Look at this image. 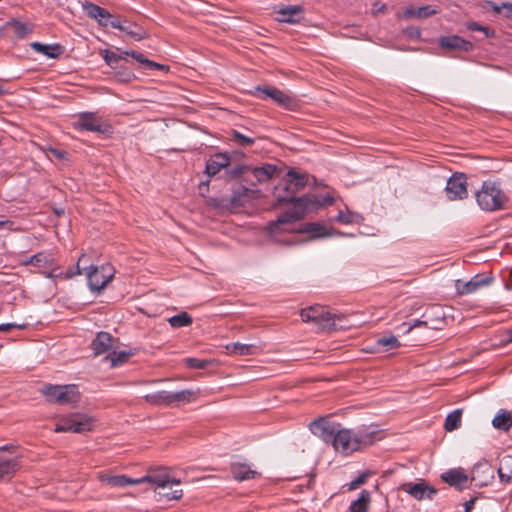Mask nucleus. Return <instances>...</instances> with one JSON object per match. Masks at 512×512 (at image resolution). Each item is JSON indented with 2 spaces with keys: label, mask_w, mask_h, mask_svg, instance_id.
I'll return each instance as SVG.
<instances>
[{
  "label": "nucleus",
  "mask_w": 512,
  "mask_h": 512,
  "mask_svg": "<svg viewBox=\"0 0 512 512\" xmlns=\"http://www.w3.org/2000/svg\"><path fill=\"white\" fill-rule=\"evenodd\" d=\"M307 175L290 169L283 178V183L274 189V196L280 204L292 203L293 209L278 216L276 220L267 224L268 234L275 240L283 231H291L287 225L301 220L307 213L317 211L321 204L316 196L304 195L296 197V194L306 186Z\"/></svg>",
  "instance_id": "f257e3e1"
},
{
  "label": "nucleus",
  "mask_w": 512,
  "mask_h": 512,
  "mask_svg": "<svg viewBox=\"0 0 512 512\" xmlns=\"http://www.w3.org/2000/svg\"><path fill=\"white\" fill-rule=\"evenodd\" d=\"M310 431L325 443H331L334 450L344 456L373 445L379 439L376 425L361 426L357 429L341 428L325 418H318L309 424Z\"/></svg>",
  "instance_id": "f03ea898"
},
{
  "label": "nucleus",
  "mask_w": 512,
  "mask_h": 512,
  "mask_svg": "<svg viewBox=\"0 0 512 512\" xmlns=\"http://www.w3.org/2000/svg\"><path fill=\"white\" fill-rule=\"evenodd\" d=\"M475 198L480 209L486 212L504 210L509 201L500 183L491 180L482 183L481 188L475 193Z\"/></svg>",
  "instance_id": "7ed1b4c3"
},
{
  "label": "nucleus",
  "mask_w": 512,
  "mask_h": 512,
  "mask_svg": "<svg viewBox=\"0 0 512 512\" xmlns=\"http://www.w3.org/2000/svg\"><path fill=\"white\" fill-rule=\"evenodd\" d=\"M231 163V157L226 152H218L212 155L207 161L204 173L209 177H213L218 174L222 169H225L226 178L231 180L238 178L247 172L250 168L246 165H237L233 168H229Z\"/></svg>",
  "instance_id": "20e7f679"
},
{
  "label": "nucleus",
  "mask_w": 512,
  "mask_h": 512,
  "mask_svg": "<svg viewBox=\"0 0 512 512\" xmlns=\"http://www.w3.org/2000/svg\"><path fill=\"white\" fill-rule=\"evenodd\" d=\"M100 54L103 57L106 64L110 66L112 69H118L119 65L121 64L120 62L122 60H127L128 56L132 57L139 64H141L144 70L151 71L167 69L165 65L149 60L145 57L144 54L135 50L124 51L121 54H117L109 49H104L100 51Z\"/></svg>",
  "instance_id": "39448f33"
},
{
  "label": "nucleus",
  "mask_w": 512,
  "mask_h": 512,
  "mask_svg": "<svg viewBox=\"0 0 512 512\" xmlns=\"http://www.w3.org/2000/svg\"><path fill=\"white\" fill-rule=\"evenodd\" d=\"M42 394L50 403L75 405L80 401V392L76 385H45Z\"/></svg>",
  "instance_id": "423d86ee"
},
{
  "label": "nucleus",
  "mask_w": 512,
  "mask_h": 512,
  "mask_svg": "<svg viewBox=\"0 0 512 512\" xmlns=\"http://www.w3.org/2000/svg\"><path fill=\"white\" fill-rule=\"evenodd\" d=\"M86 273L88 286L92 292H100L113 278L112 267L110 266H89L83 267Z\"/></svg>",
  "instance_id": "0eeeda50"
},
{
  "label": "nucleus",
  "mask_w": 512,
  "mask_h": 512,
  "mask_svg": "<svg viewBox=\"0 0 512 512\" xmlns=\"http://www.w3.org/2000/svg\"><path fill=\"white\" fill-rule=\"evenodd\" d=\"M93 419L84 414L64 417L55 427V432L85 433L92 430Z\"/></svg>",
  "instance_id": "6e6552de"
},
{
  "label": "nucleus",
  "mask_w": 512,
  "mask_h": 512,
  "mask_svg": "<svg viewBox=\"0 0 512 512\" xmlns=\"http://www.w3.org/2000/svg\"><path fill=\"white\" fill-rule=\"evenodd\" d=\"M254 95L263 100L270 98L285 109L292 110L296 106V100L294 97L286 94L276 87L257 86L255 87Z\"/></svg>",
  "instance_id": "1a4fd4ad"
},
{
  "label": "nucleus",
  "mask_w": 512,
  "mask_h": 512,
  "mask_svg": "<svg viewBox=\"0 0 512 512\" xmlns=\"http://www.w3.org/2000/svg\"><path fill=\"white\" fill-rule=\"evenodd\" d=\"M75 127L80 130L91 131L94 133L108 135L112 133V126L101 121L94 113L84 112L79 115Z\"/></svg>",
  "instance_id": "9d476101"
},
{
  "label": "nucleus",
  "mask_w": 512,
  "mask_h": 512,
  "mask_svg": "<svg viewBox=\"0 0 512 512\" xmlns=\"http://www.w3.org/2000/svg\"><path fill=\"white\" fill-rule=\"evenodd\" d=\"M138 479L141 480V484L149 482L156 485V488L162 489L171 488L173 485H180L181 483L180 479L171 478L165 467L150 469L145 476Z\"/></svg>",
  "instance_id": "9b49d317"
},
{
  "label": "nucleus",
  "mask_w": 512,
  "mask_h": 512,
  "mask_svg": "<svg viewBox=\"0 0 512 512\" xmlns=\"http://www.w3.org/2000/svg\"><path fill=\"white\" fill-rule=\"evenodd\" d=\"M446 195L451 201L463 200L468 196L467 178L463 173H454L447 181Z\"/></svg>",
  "instance_id": "f8f14e48"
},
{
  "label": "nucleus",
  "mask_w": 512,
  "mask_h": 512,
  "mask_svg": "<svg viewBox=\"0 0 512 512\" xmlns=\"http://www.w3.org/2000/svg\"><path fill=\"white\" fill-rule=\"evenodd\" d=\"M400 489L418 501L432 500L437 494V489L429 485L426 481L420 480L418 483L406 482L400 486Z\"/></svg>",
  "instance_id": "ddd939ff"
},
{
  "label": "nucleus",
  "mask_w": 512,
  "mask_h": 512,
  "mask_svg": "<svg viewBox=\"0 0 512 512\" xmlns=\"http://www.w3.org/2000/svg\"><path fill=\"white\" fill-rule=\"evenodd\" d=\"M493 281V277L485 274H477L469 281L463 282L456 280L455 288L460 295H467L476 292L480 288L489 285Z\"/></svg>",
  "instance_id": "4468645a"
},
{
  "label": "nucleus",
  "mask_w": 512,
  "mask_h": 512,
  "mask_svg": "<svg viewBox=\"0 0 512 512\" xmlns=\"http://www.w3.org/2000/svg\"><path fill=\"white\" fill-rule=\"evenodd\" d=\"M110 26L112 28L118 29L124 33H126L128 36L133 38L136 41H140L143 39H146L148 37V33L146 30L140 26L139 24L135 22H131L124 19H113L110 21Z\"/></svg>",
  "instance_id": "2eb2a0df"
},
{
  "label": "nucleus",
  "mask_w": 512,
  "mask_h": 512,
  "mask_svg": "<svg viewBox=\"0 0 512 512\" xmlns=\"http://www.w3.org/2000/svg\"><path fill=\"white\" fill-rule=\"evenodd\" d=\"M275 20L280 23L299 24L304 18V9L300 5H287L275 9Z\"/></svg>",
  "instance_id": "dca6fc26"
},
{
  "label": "nucleus",
  "mask_w": 512,
  "mask_h": 512,
  "mask_svg": "<svg viewBox=\"0 0 512 512\" xmlns=\"http://www.w3.org/2000/svg\"><path fill=\"white\" fill-rule=\"evenodd\" d=\"M115 339L110 333L101 331L98 332L96 337L91 342V349L94 356H99L109 352L114 347Z\"/></svg>",
  "instance_id": "f3484780"
},
{
  "label": "nucleus",
  "mask_w": 512,
  "mask_h": 512,
  "mask_svg": "<svg viewBox=\"0 0 512 512\" xmlns=\"http://www.w3.org/2000/svg\"><path fill=\"white\" fill-rule=\"evenodd\" d=\"M439 46L448 50H459L469 52L473 49V44L458 35L442 36L439 38Z\"/></svg>",
  "instance_id": "a211bd4d"
},
{
  "label": "nucleus",
  "mask_w": 512,
  "mask_h": 512,
  "mask_svg": "<svg viewBox=\"0 0 512 512\" xmlns=\"http://www.w3.org/2000/svg\"><path fill=\"white\" fill-rule=\"evenodd\" d=\"M99 480L102 484L112 488H120L126 487L128 485L141 484V480H139L138 478H131L126 475H110L101 473L99 475Z\"/></svg>",
  "instance_id": "6ab92c4d"
},
{
  "label": "nucleus",
  "mask_w": 512,
  "mask_h": 512,
  "mask_svg": "<svg viewBox=\"0 0 512 512\" xmlns=\"http://www.w3.org/2000/svg\"><path fill=\"white\" fill-rule=\"evenodd\" d=\"M258 191L251 190L244 185L238 184L233 186L232 195L230 197V204L232 207H242L244 206L252 196Z\"/></svg>",
  "instance_id": "aec40b11"
},
{
  "label": "nucleus",
  "mask_w": 512,
  "mask_h": 512,
  "mask_svg": "<svg viewBox=\"0 0 512 512\" xmlns=\"http://www.w3.org/2000/svg\"><path fill=\"white\" fill-rule=\"evenodd\" d=\"M321 318L316 322V325L319 326L322 330L335 331L339 328H343V326H339L336 324V320H342L344 318L343 314H335L326 310L324 307L321 312Z\"/></svg>",
  "instance_id": "412c9836"
},
{
  "label": "nucleus",
  "mask_w": 512,
  "mask_h": 512,
  "mask_svg": "<svg viewBox=\"0 0 512 512\" xmlns=\"http://www.w3.org/2000/svg\"><path fill=\"white\" fill-rule=\"evenodd\" d=\"M441 479L448 485L461 490L463 489V485L467 482L468 476L461 469H450L442 473Z\"/></svg>",
  "instance_id": "4be33fe9"
},
{
  "label": "nucleus",
  "mask_w": 512,
  "mask_h": 512,
  "mask_svg": "<svg viewBox=\"0 0 512 512\" xmlns=\"http://www.w3.org/2000/svg\"><path fill=\"white\" fill-rule=\"evenodd\" d=\"M31 47L36 52L41 53L47 56L48 58L52 59L58 58L64 52V47L58 43L43 44L40 42H33L31 43Z\"/></svg>",
  "instance_id": "5701e85b"
},
{
  "label": "nucleus",
  "mask_w": 512,
  "mask_h": 512,
  "mask_svg": "<svg viewBox=\"0 0 512 512\" xmlns=\"http://www.w3.org/2000/svg\"><path fill=\"white\" fill-rule=\"evenodd\" d=\"M297 232L311 234V238H323L331 235L329 230L319 222L304 223Z\"/></svg>",
  "instance_id": "b1692460"
},
{
  "label": "nucleus",
  "mask_w": 512,
  "mask_h": 512,
  "mask_svg": "<svg viewBox=\"0 0 512 512\" xmlns=\"http://www.w3.org/2000/svg\"><path fill=\"white\" fill-rule=\"evenodd\" d=\"M277 172H280V170L273 164H265L261 167L253 168L252 174L256 182H252V185L270 180Z\"/></svg>",
  "instance_id": "393cba45"
},
{
  "label": "nucleus",
  "mask_w": 512,
  "mask_h": 512,
  "mask_svg": "<svg viewBox=\"0 0 512 512\" xmlns=\"http://www.w3.org/2000/svg\"><path fill=\"white\" fill-rule=\"evenodd\" d=\"M231 473L237 481L254 479L260 475L257 471L251 470L247 464L242 463H233Z\"/></svg>",
  "instance_id": "a878e982"
},
{
  "label": "nucleus",
  "mask_w": 512,
  "mask_h": 512,
  "mask_svg": "<svg viewBox=\"0 0 512 512\" xmlns=\"http://www.w3.org/2000/svg\"><path fill=\"white\" fill-rule=\"evenodd\" d=\"M197 398V392L186 389L178 392H170L169 406H179L181 403H190Z\"/></svg>",
  "instance_id": "bb28decb"
},
{
  "label": "nucleus",
  "mask_w": 512,
  "mask_h": 512,
  "mask_svg": "<svg viewBox=\"0 0 512 512\" xmlns=\"http://www.w3.org/2000/svg\"><path fill=\"white\" fill-rule=\"evenodd\" d=\"M494 428L507 432L512 427V413L501 409L492 420Z\"/></svg>",
  "instance_id": "cd10ccee"
},
{
  "label": "nucleus",
  "mask_w": 512,
  "mask_h": 512,
  "mask_svg": "<svg viewBox=\"0 0 512 512\" xmlns=\"http://www.w3.org/2000/svg\"><path fill=\"white\" fill-rule=\"evenodd\" d=\"M82 7H83V10L85 11V13L87 14V16L96 21H98L100 18L111 17V14L108 10H106L105 8H102L99 5L94 4L92 2L85 1L82 4Z\"/></svg>",
  "instance_id": "c85d7f7f"
},
{
  "label": "nucleus",
  "mask_w": 512,
  "mask_h": 512,
  "mask_svg": "<svg viewBox=\"0 0 512 512\" xmlns=\"http://www.w3.org/2000/svg\"><path fill=\"white\" fill-rule=\"evenodd\" d=\"M19 467L20 465L17 459L0 458V481L10 479Z\"/></svg>",
  "instance_id": "c756f323"
},
{
  "label": "nucleus",
  "mask_w": 512,
  "mask_h": 512,
  "mask_svg": "<svg viewBox=\"0 0 512 512\" xmlns=\"http://www.w3.org/2000/svg\"><path fill=\"white\" fill-rule=\"evenodd\" d=\"M227 349L230 353L239 356L255 355L259 351V347L255 344H243L240 342H234L227 345Z\"/></svg>",
  "instance_id": "7c9ffc66"
},
{
  "label": "nucleus",
  "mask_w": 512,
  "mask_h": 512,
  "mask_svg": "<svg viewBox=\"0 0 512 512\" xmlns=\"http://www.w3.org/2000/svg\"><path fill=\"white\" fill-rule=\"evenodd\" d=\"M498 475L503 483H510L512 480V455H505L500 459Z\"/></svg>",
  "instance_id": "2f4dec72"
},
{
  "label": "nucleus",
  "mask_w": 512,
  "mask_h": 512,
  "mask_svg": "<svg viewBox=\"0 0 512 512\" xmlns=\"http://www.w3.org/2000/svg\"><path fill=\"white\" fill-rule=\"evenodd\" d=\"M370 500V492L362 490L359 497L351 502L349 507L350 512H368Z\"/></svg>",
  "instance_id": "473e14b6"
},
{
  "label": "nucleus",
  "mask_w": 512,
  "mask_h": 512,
  "mask_svg": "<svg viewBox=\"0 0 512 512\" xmlns=\"http://www.w3.org/2000/svg\"><path fill=\"white\" fill-rule=\"evenodd\" d=\"M463 410L462 409H456L449 413L446 416L445 422H444V429L448 432H452L454 430H457L461 426V418H462Z\"/></svg>",
  "instance_id": "72a5a7b5"
},
{
  "label": "nucleus",
  "mask_w": 512,
  "mask_h": 512,
  "mask_svg": "<svg viewBox=\"0 0 512 512\" xmlns=\"http://www.w3.org/2000/svg\"><path fill=\"white\" fill-rule=\"evenodd\" d=\"M322 309L323 307L319 305L310 306L308 308L302 309L300 316L304 322H313L316 324L319 318H321Z\"/></svg>",
  "instance_id": "f704fd0d"
},
{
  "label": "nucleus",
  "mask_w": 512,
  "mask_h": 512,
  "mask_svg": "<svg viewBox=\"0 0 512 512\" xmlns=\"http://www.w3.org/2000/svg\"><path fill=\"white\" fill-rule=\"evenodd\" d=\"M169 391H158L152 394H147L145 400L152 405H167L169 406Z\"/></svg>",
  "instance_id": "c9c22d12"
},
{
  "label": "nucleus",
  "mask_w": 512,
  "mask_h": 512,
  "mask_svg": "<svg viewBox=\"0 0 512 512\" xmlns=\"http://www.w3.org/2000/svg\"><path fill=\"white\" fill-rule=\"evenodd\" d=\"M169 324L173 328L186 327L192 324L193 319L187 312H181L168 319Z\"/></svg>",
  "instance_id": "e433bc0d"
},
{
  "label": "nucleus",
  "mask_w": 512,
  "mask_h": 512,
  "mask_svg": "<svg viewBox=\"0 0 512 512\" xmlns=\"http://www.w3.org/2000/svg\"><path fill=\"white\" fill-rule=\"evenodd\" d=\"M6 27H11L15 35L20 39L26 37L29 33L32 32L31 28L16 19H11L8 21L6 23Z\"/></svg>",
  "instance_id": "4c0bfd02"
},
{
  "label": "nucleus",
  "mask_w": 512,
  "mask_h": 512,
  "mask_svg": "<svg viewBox=\"0 0 512 512\" xmlns=\"http://www.w3.org/2000/svg\"><path fill=\"white\" fill-rule=\"evenodd\" d=\"M133 353L126 351H112L106 359L110 360L111 367H117L127 362L129 357L132 356Z\"/></svg>",
  "instance_id": "58836bf2"
},
{
  "label": "nucleus",
  "mask_w": 512,
  "mask_h": 512,
  "mask_svg": "<svg viewBox=\"0 0 512 512\" xmlns=\"http://www.w3.org/2000/svg\"><path fill=\"white\" fill-rule=\"evenodd\" d=\"M375 343L377 346L384 347L385 352L393 350V349H397L401 345L399 340L397 339V337L394 335H390L388 337H386V336L380 337V338L376 339Z\"/></svg>",
  "instance_id": "ea45409f"
},
{
  "label": "nucleus",
  "mask_w": 512,
  "mask_h": 512,
  "mask_svg": "<svg viewBox=\"0 0 512 512\" xmlns=\"http://www.w3.org/2000/svg\"><path fill=\"white\" fill-rule=\"evenodd\" d=\"M113 70L115 71L114 72L115 78L120 82L129 83V82L133 81L134 79H136V76L132 72V70H130L129 68H127L125 66H122L121 64L119 65L118 69H113Z\"/></svg>",
  "instance_id": "a19ab883"
},
{
  "label": "nucleus",
  "mask_w": 512,
  "mask_h": 512,
  "mask_svg": "<svg viewBox=\"0 0 512 512\" xmlns=\"http://www.w3.org/2000/svg\"><path fill=\"white\" fill-rule=\"evenodd\" d=\"M231 140L242 147L250 146L255 142L253 137L245 136L237 130H232Z\"/></svg>",
  "instance_id": "79ce46f5"
},
{
  "label": "nucleus",
  "mask_w": 512,
  "mask_h": 512,
  "mask_svg": "<svg viewBox=\"0 0 512 512\" xmlns=\"http://www.w3.org/2000/svg\"><path fill=\"white\" fill-rule=\"evenodd\" d=\"M183 362L188 368L191 369H206L211 364L210 360L193 357L185 358Z\"/></svg>",
  "instance_id": "37998d69"
},
{
  "label": "nucleus",
  "mask_w": 512,
  "mask_h": 512,
  "mask_svg": "<svg viewBox=\"0 0 512 512\" xmlns=\"http://www.w3.org/2000/svg\"><path fill=\"white\" fill-rule=\"evenodd\" d=\"M362 217L355 212H347L344 213L342 211H339L336 220L338 222L344 223V224H352V223H359Z\"/></svg>",
  "instance_id": "c03bdc74"
},
{
  "label": "nucleus",
  "mask_w": 512,
  "mask_h": 512,
  "mask_svg": "<svg viewBox=\"0 0 512 512\" xmlns=\"http://www.w3.org/2000/svg\"><path fill=\"white\" fill-rule=\"evenodd\" d=\"M155 492L166 500H179L183 496V491L181 489L169 491L168 488H155Z\"/></svg>",
  "instance_id": "a18cd8bd"
},
{
  "label": "nucleus",
  "mask_w": 512,
  "mask_h": 512,
  "mask_svg": "<svg viewBox=\"0 0 512 512\" xmlns=\"http://www.w3.org/2000/svg\"><path fill=\"white\" fill-rule=\"evenodd\" d=\"M47 263V257L44 253H38L31 256L29 259L23 261L24 265H35L38 267H42Z\"/></svg>",
  "instance_id": "49530a36"
},
{
  "label": "nucleus",
  "mask_w": 512,
  "mask_h": 512,
  "mask_svg": "<svg viewBox=\"0 0 512 512\" xmlns=\"http://www.w3.org/2000/svg\"><path fill=\"white\" fill-rule=\"evenodd\" d=\"M417 18H428L438 13V10L435 9L432 5L422 6L416 9Z\"/></svg>",
  "instance_id": "de8ad7c7"
},
{
  "label": "nucleus",
  "mask_w": 512,
  "mask_h": 512,
  "mask_svg": "<svg viewBox=\"0 0 512 512\" xmlns=\"http://www.w3.org/2000/svg\"><path fill=\"white\" fill-rule=\"evenodd\" d=\"M369 475L370 472H363L362 474H360L357 478L350 482L349 489L354 490L359 488L361 485L365 484Z\"/></svg>",
  "instance_id": "09e8293b"
},
{
  "label": "nucleus",
  "mask_w": 512,
  "mask_h": 512,
  "mask_svg": "<svg viewBox=\"0 0 512 512\" xmlns=\"http://www.w3.org/2000/svg\"><path fill=\"white\" fill-rule=\"evenodd\" d=\"M47 152L49 155H52L58 160H65L67 159L68 153L65 150L49 147L47 149Z\"/></svg>",
  "instance_id": "8fccbe9b"
},
{
  "label": "nucleus",
  "mask_w": 512,
  "mask_h": 512,
  "mask_svg": "<svg viewBox=\"0 0 512 512\" xmlns=\"http://www.w3.org/2000/svg\"><path fill=\"white\" fill-rule=\"evenodd\" d=\"M86 256L85 255H81L78 259V262H77V265H76V270L74 271L73 269H69L66 273V277L67 278H72L73 276L75 275H79L82 273V270L83 268H81V263L85 260Z\"/></svg>",
  "instance_id": "3c124183"
},
{
  "label": "nucleus",
  "mask_w": 512,
  "mask_h": 512,
  "mask_svg": "<svg viewBox=\"0 0 512 512\" xmlns=\"http://www.w3.org/2000/svg\"><path fill=\"white\" fill-rule=\"evenodd\" d=\"M467 28L471 31H483L486 36L489 35L490 29L488 27L482 26L477 22H470L467 24Z\"/></svg>",
  "instance_id": "603ef678"
},
{
  "label": "nucleus",
  "mask_w": 512,
  "mask_h": 512,
  "mask_svg": "<svg viewBox=\"0 0 512 512\" xmlns=\"http://www.w3.org/2000/svg\"><path fill=\"white\" fill-rule=\"evenodd\" d=\"M14 328L22 329L24 326L15 323L0 324V332H8Z\"/></svg>",
  "instance_id": "864d4df0"
},
{
  "label": "nucleus",
  "mask_w": 512,
  "mask_h": 512,
  "mask_svg": "<svg viewBox=\"0 0 512 512\" xmlns=\"http://www.w3.org/2000/svg\"><path fill=\"white\" fill-rule=\"evenodd\" d=\"M501 8L503 9V15L505 17H512V3L511 2H503L501 4Z\"/></svg>",
  "instance_id": "5fc2aeb1"
},
{
  "label": "nucleus",
  "mask_w": 512,
  "mask_h": 512,
  "mask_svg": "<svg viewBox=\"0 0 512 512\" xmlns=\"http://www.w3.org/2000/svg\"><path fill=\"white\" fill-rule=\"evenodd\" d=\"M416 9L417 8H414V7H409L407 9H405V11L403 12V17L406 19L412 18V17H417Z\"/></svg>",
  "instance_id": "6e6d98bb"
},
{
  "label": "nucleus",
  "mask_w": 512,
  "mask_h": 512,
  "mask_svg": "<svg viewBox=\"0 0 512 512\" xmlns=\"http://www.w3.org/2000/svg\"><path fill=\"white\" fill-rule=\"evenodd\" d=\"M422 326L427 327L428 321L415 320L414 323L408 327V329L406 330V333H409L413 328L422 327Z\"/></svg>",
  "instance_id": "4d7b16f0"
},
{
  "label": "nucleus",
  "mask_w": 512,
  "mask_h": 512,
  "mask_svg": "<svg viewBox=\"0 0 512 512\" xmlns=\"http://www.w3.org/2000/svg\"><path fill=\"white\" fill-rule=\"evenodd\" d=\"M477 498H471L470 500L466 501L464 503V512H471L472 509L474 508V505H475V502H476Z\"/></svg>",
  "instance_id": "13d9d810"
},
{
  "label": "nucleus",
  "mask_w": 512,
  "mask_h": 512,
  "mask_svg": "<svg viewBox=\"0 0 512 512\" xmlns=\"http://www.w3.org/2000/svg\"><path fill=\"white\" fill-rule=\"evenodd\" d=\"M316 198L319 200L321 207L331 205L334 202L333 197H331L330 195H326L323 199H320L318 197Z\"/></svg>",
  "instance_id": "bf43d9fd"
},
{
  "label": "nucleus",
  "mask_w": 512,
  "mask_h": 512,
  "mask_svg": "<svg viewBox=\"0 0 512 512\" xmlns=\"http://www.w3.org/2000/svg\"><path fill=\"white\" fill-rule=\"evenodd\" d=\"M406 34L409 35L410 37H419L420 36V30L418 28H415V27H410V28H407L406 29Z\"/></svg>",
  "instance_id": "052dcab7"
},
{
  "label": "nucleus",
  "mask_w": 512,
  "mask_h": 512,
  "mask_svg": "<svg viewBox=\"0 0 512 512\" xmlns=\"http://www.w3.org/2000/svg\"><path fill=\"white\" fill-rule=\"evenodd\" d=\"M113 19H118L117 17H114L112 14H111V17H107V18H100L97 22L99 23V25L101 26H110V21L113 20Z\"/></svg>",
  "instance_id": "680f3d73"
},
{
  "label": "nucleus",
  "mask_w": 512,
  "mask_h": 512,
  "mask_svg": "<svg viewBox=\"0 0 512 512\" xmlns=\"http://www.w3.org/2000/svg\"><path fill=\"white\" fill-rule=\"evenodd\" d=\"M17 448L14 444H7L4 446H0V452H12Z\"/></svg>",
  "instance_id": "e2e57ef3"
},
{
  "label": "nucleus",
  "mask_w": 512,
  "mask_h": 512,
  "mask_svg": "<svg viewBox=\"0 0 512 512\" xmlns=\"http://www.w3.org/2000/svg\"><path fill=\"white\" fill-rule=\"evenodd\" d=\"M488 5L491 6L492 10L498 14H503V9L501 8V5H498L494 2H488Z\"/></svg>",
  "instance_id": "0e129e2a"
},
{
  "label": "nucleus",
  "mask_w": 512,
  "mask_h": 512,
  "mask_svg": "<svg viewBox=\"0 0 512 512\" xmlns=\"http://www.w3.org/2000/svg\"><path fill=\"white\" fill-rule=\"evenodd\" d=\"M13 225V222L10 220H0V228L3 227H11Z\"/></svg>",
  "instance_id": "69168bd1"
},
{
  "label": "nucleus",
  "mask_w": 512,
  "mask_h": 512,
  "mask_svg": "<svg viewBox=\"0 0 512 512\" xmlns=\"http://www.w3.org/2000/svg\"><path fill=\"white\" fill-rule=\"evenodd\" d=\"M434 321L436 322V324L434 326H431V328L433 329H438V324L442 323L444 321L443 317L442 318H436L434 319Z\"/></svg>",
  "instance_id": "338daca9"
},
{
  "label": "nucleus",
  "mask_w": 512,
  "mask_h": 512,
  "mask_svg": "<svg viewBox=\"0 0 512 512\" xmlns=\"http://www.w3.org/2000/svg\"><path fill=\"white\" fill-rule=\"evenodd\" d=\"M209 182H210L209 179H207L206 181L201 182L200 185H199V189L202 190L203 187L208 188L209 187Z\"/></svg>",
  "instance_id": "774afa93"
}]
</instances>
